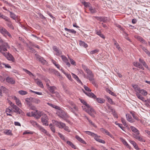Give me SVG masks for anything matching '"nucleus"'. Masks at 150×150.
Segmentation results:
<instances>
[{
	"mask_svg": "<svg viewBox=\"0 0 150 150\" xmlns=\"http://www.w3.org/2000/svg\"><path fill=\"white\" fill-rule=\"evenodd\" d=\"M130 128L132 132L136 134V135H134V138L140 141L145 142L144 140L139 135L140 134L139 131L136 128L132 126H131Z\"/></svg>",
	"mask_w": 150,
	"mask_h": 150,
	"instance_id": "nucleus-1",
	"label": "nucleus"
},
{
	"mask_svg": "<svg viewBox=\"0 0 150 150\" xmlns=\"http://www.w3.org/2000/svg\"><path fill=\"white\" fill-rule=\"evenodd\" d=\"M83 110L88 113L93 117H94V114H96V112L90 106L89 108H87L86 106H82Z\"/></svg>",
	"mask_w": 150,
	"mask_h": 150,
	"instance_id": "nucleus-2",
	"label": "nucleus"
},
{
	"mask_svg": "<svg viewBox=\"0 0 150 150\" xmlns=\"http://www.w3.org/2000/svg\"><path fill=\"white\" fill-rule=\"evenodd\" d=\"M60 109H58L59 111L57 112V115L64 120H66L67 122H68L67 119L69 117L68 115L64 111L61 110Z\"/></svg>",
	"mask_w": 150,
	"mask_h": 150,
	"instance_id": "nucleus-3",
	"label": "nucleus"
},
{
	"mask_svg": "<svg viewBox=\"0 0 150 150\" xmlns=\"http://www.w3.org/2000/svg\"><path fill=\"white\" fill-rule=\"evenodd\" d=\"M8 44L6 42L2 43L1 45H0V52L2 54V52H4L2 51V50L4 51H7V48H10Z\"/></svg>",
	"mask_w": 150,
	"mask_h": 150,
	"instance_id": "nucleus-4",
	"label": "nucleus"
},
{
	"mask_svg": "<svg viewBox=\"0 0 150 150\" xmlns=\"http://www.w3.org/2000/svg\"><path fill=\"white\" fill-rule=\"evenodd\" d=\"M41 120V122L43 125L45 126L48 125V121L49 118L45 114H44L43 115L42 117Z\"/></svg>",
	"mask_w": 150,
	"mask_h": 150,
	"instance_id": "nucleus-5",
	"label": "nucleus"
},
{
	"mask_svg": "<svg viewBox=\"0 0 150 150\" xmlns=\"http://www.w3.org/2000/svg\"><path fill=\"white\" fill-rule=\"evenodd\" d=\"M0 33L4 36L8 35L9 37H12V36L10 33L7 31L5 28L2 27H0Z\"/></svg>",
	"mask_w": 150,
	"mask_h": 150,
	"instance_id": "nucleus-6",
	"label": "nucleus"
},
{
	"mask_svg": "<svg viewBox=\"0 0 150 150\" xmlns=\"http://www.w3.org/2000/svg\"><path fill=\"white\" fill-rule=\"evenodd\" d=\"M52 121L53 124H54L57 127L59 128H63L65 126V124L61 122H59L55 120H52Z\"/></svg>",
	"mask_w": 150,
	"mask_h": 150,
	"instance_id": "nucleus-7",
	"label": "nucleus"
},
{
	"mask_svg": "<svg viewBox=\"0 0 150 150\" xmlns=\"http://www.w3.org/2000/svg\"><path fill=\"white\" fill-rule=\"evenodd\" d=\"M2 54L7 59L10 61H11L13 62L14 60V59L13 56L9 53L7 52H2Z\"/></svg>",
	"mask_w": 150,
	"mask_h": 150,
	"instance_id": "nucleus-8",
	"label": "nucleus"
},
{
	"mask_svg": "<svg viewBox=\"0 0 150 150\" xmlns=\"http://www.w3.org/2000/svg\"><path fill=\"white\" fill-rule=\"evenodd\" d=\"M33 116L35 117L37 119H39L45 113L42 112L38 111L36 110L35 112L33 113Z\"/></svg>",
	"mask_w": 150,
	"mask_h": 150,
	"instance_id": "nucleus-9",
	"label": "nucleus"
},
{
	"mask_svg": "<svg viewBox=\"0 0 150 150\" xmlns=\"http://www.w3.org/2000/svg\"><path fill=\"white\" fill-rule=\"evenodd\" d=\"M36 58L37 60H38L40 62H41L43 64H47V61L44 59L42 57L40 56L38 54H35Z\"/></svg>",
	"mask_w": 150,
	"mask_h": 150,
	"instance_id": "nucleus-10",
	"label": "nucleus"
},
{
	"mask_svg": "<svg viewBox=\"0 0 150 150\" xmlns=\"http://www.w3.org/2000/svg\"><path fill=\"white\" fill-rule=\"evenodd\" d=\"M12 106L13 108L14 109V112L19 114H22L23 113V111L16 105L13 104Z\"/></svg>",
	"mask_w": 150,
	"mask_h": 150,
	"instance_id": "nucleus-11",
	"label": "nucleus"
},
{
	"mask_svg": "<svg viewBox=\"0 0 150 150\" xmlns=\"http://www.w3.org/2000/svg\"><path fill=\"white\" fill-rule=\"evenodd\" d=\"M38 129L41 132L46 134L49 137H51V135L42 126L40 125H38Z\"/></svg>",
	"mask_w": 150,
	"mask_h": 150,
	"instance_id": "nucleus-12",
	"label": "nucleus"
},
{
	"mask_svg": "<svg viewBox=\"0 0 150 150\" xmlns=\"http://www.w3.org/2000/svg\"><path fill=\"white\" fill-rule=\"evenodd\" d=\"M67 107L69 108V109L73 113H75V111H78V108L75 105L72 107H71L69 105H67Z\"/></svg>",
	"mask_w": 150,
	"mask_h": 150,
	"instance_id": "nucleus-13",
	"label": "nucleus"
},
{
	"mask_svg": "<svg viewBox=\"0 0 150 150\" xmlns=\"http://www.w3.org/2000/svg\"><path fill=\"white\" fill-rule=\"evenodd\" d=\"M6 79L7 82L11 84H14L15 83V80L12 78L8 77Z\"/></svg>",
	"mask_w": 150,
	"mask_h": 150,
	"instance_id": "nucleus-14",
	"label": "nucleus"
},
{
	"mask_svg": "<svg viewBox=\"0 0 150 150\" xmlns=\"http://www.w3.org/2000/svg\"><path fill=\"white\" fill-rule=\"evenodd\" d=\"M35 80V82L37 84L40 88H43L44 87L43 85L41 82V81L39 79H35V77L33 78Z\"/></svg>",
	"mask_w": 150,
	"mask_h": 150,
	"instance_id": "nucleus-15",
	"label": "nucleus"
},
{
	"mask_svg": "<svg viewBox=\"0 0 150 150\" xmlns=\"http://www.w3.org/2000/svg\"><path fill=\"white\" fill-rule=\"evenodd\" d=\"M53 49L56 52V55L57 56H59L62 53V52L59 50L56 46L53 47Z\"/></svg>",
	"mask_w": 150,
	"mask_h": 150,
	"instance_id": "nucleus-16",
	"label": "nucleus"
},
{
	"mask_svg": "<svg viewBox=\"0 0 150 150\" xmlns=\"http://www.w3.org/2000/svg\"><path fill=\"white\" fill-rule=\"evenodd\" d=\"M82 67L84 71L87 73L88 76L92 75L91 74H92V72L86 66L82 65Z\"/></svg>",
	"mask_w": 150,
	"mask_h": 150,
	"instance_id": "nucleus-17",
	"label": "nucleus"
},
{
	"mask_svg": "<svg viewBox=\"0 0 150 150\" xmlns=\"http://www.w3.org/2000/svg\"><path fill=\"white\" fill-rule=\"evenodd\" d=\"M133 65L143 70L144 69V68L141 64L138 62H134L133 63Z\"/></svg>",
	"mask_w": 150,
	"mask_h": 150,
	"instance_id": "nucleus-18",
	"label": "nucleus"
},
{
	"mask_svg": "<svg viewBox=\"0 0 150 150\" xmlns=\"http://www.w3.org/2000/svg\"><path fill=\"white\" fill-rule=\"evenodd\" d=\"M94 17L97 20L100 21H103L104 23L106 22L107 20V18L104 17L98 16H94Z\"/></svg>",
	"mask_w": 150,
	"mask_h": 150,
	"instance_id": "nucleus-19",
	"label": "nucleus"
},
{
	"mask_svg": "<svg viewBox=\"0 0 150 150\" xmlns=\"http://www.w3.org/2000/svg\"><path fill=\"white\" fill-rule=\"evenodd\" d=\"M126 116L127 120L131 123H133L135 120L132 119L131 116L129 114H126Z\"/></svg>",
	"mask_w": 150,
	"mask_h": 150,
	"instance_id": "nucleus-20",
	"label": "nucleus"
},
{
	"mask_svg": "<svg viewBox=\"0 0 150 150\" xmlns=\"http://www.w3.org/2000/svg\"><path fill=\"white\" fill-rule=\"evenodd\" d=\"M25 101L26 102V104L28 106L30 105L33 101V98H26L25 99Z\"/></svg>",
	"mask_w": 150,
	"mask_h": 150,
	"instance_id": "nucleus-21",
	"label": "nucleus"
},
{
	"mask_svg": "<svg viewBox=\"0 0 150 150\" xmlns=\"http://www.w3.org/2000/svg\"><path fill=\"white\" fill-rule=\"evenodd\" d=\"M92 75H90L89 76H87L86 77L87 79H89V80L91 81L92 83L93 84H95V82L94 81V79L93 78L94 75L93 74H91Z\"/></svg>",
	"mask_w": 150,
	"mask_h": 150,
	"instance_id": "nucleus-22",
	"label": "nucleus"
},
{
	"mask_svg": "<svg viewBox=\"0 0 150 150\" xmlns=\"http://www.w3.org/2000/svg\"><path fill=\"white\" fill-rule=\"evenodd\" d=\"M100 137V136H98L97 134L96 135V136H95V137L94 138V139L97 142L101 143L103 144H105V141L104 140L101 139H100L99 137Z\"/></svg>",
	"mask_w": 150,
	"mask_h": 150,
	"instance_id": "nucleus-23",
	"label": "nucleus"
},
{
	"mask_svg": "<svg viewBox=\"0 0 150 150\" xmlns=\"http://www.w3.org/2000/svg\"><path fill=\"white\" fill-rule=\"evenodd\" d=\"M141 48L149 57H150V52L146 48L142 45H140Z\"/></svg>",
	"mask_w": 150,
	"mask_h": 150,
	"instance_id": "nucleus-24",
	"label": "nucleus"
},
{
	"mask_svg": "<svg viewBox=\"0 0 150 150\" xmlns=\"http://www.w3.org/2000/svg\"><path fill=\"white\" fill-rule=\"evenodd\" d=\"M136 38L139 41H140V42H142L143 44H145L146 45H147V42L142 37L139 36H137L136 37Z\"/></svg>",
	"mask_w": 150,
	"mask_h": 150,
	"instance_id": "nucleus-25",
	"label": "nucleus"
},
{
	"mask_svg": "<svg viewBox=\"0 0 150 150\" xmlns=\"http://www.w3.org/2000/svg\"><path fill=\"white\" fill-rule=\"evenodd\" d=\"M8 11L10 13V17L13 19L16 20V19L18 18L17 16L12 12H11L8 10Z\"/></svg>",
	"mask_w": 150,
	"mask_h": 150,
	"instance_id": "nucleus-26",
	"label": "nucleus"
},
{
	"mask_svg": "<svg viewBox=\"0 0 150 150\" xmlns=\"http://www.w3.org/2000/svg\"><path fill=\"white\" fill-rule=\"evenodd\" d=\"M75 138L79 142L83 144H86V142L82 138H81L78 135H76L75 137Z\"/></svg>",
	"mask_w": 150,
	"mask_h": 150,
	"instance_id": "nucleus-27",
	"label": "nucleus"
},
{
	"mask_svg": "<svg viewBox=\"0 0 150 150\" xmlns=\"http://www.w3.org/2000/svg\"><path fill=\"white\" fill-rule=\"evenodd\" d=\"M130 112L134 119L137 121H139L140 120L139 118L137 116L135 112L134 111H130Z\"/></svg>",
	"mask_w": 150,
	"mask_h": 150,
	"instance_id": "nucleus-28",
	"label": "nucleus"
},
{
	"mask_svg": "<svg viewBox=\"0 0 150 150\" xmlns=\"http://www.w3.org/2000/svg\"><path fill=\"white\" fill-rule=\"evenodd\" d=\"M136 96L137 98L143 101H146V100H145L144 98L139 93H136Z\"/></svg>",
	"mask_w": 150,
	"mask_h": 150,
	"instance_id": "nucleus-29",
	"label": "nucleus"
},
{
	"mask_svg": "<svg viewBox=\"0 0 150 150\" xmlns=\"http://www.w3.org/2000/svg\"><path fill=\"white\" fill-rule=\"evenodd\" d=\"M3 133L4 134L8 135H12L11 131L10 129H5L4 130Z\"/></svg>",
	"mask_w": 150,
	"mask_h": 150,
	"instance_id": "nucleus-30",
	"label": "nucleus"
},
{
	"mask_svg": "<svg viewBox=\"0 0 150 150\" xmlns=\"http://www.w3.org/2000/svg\"><path fill=\"white\" fill-rule=\"evenodd\" d=\"M115 45V46L116 48L117 49L119 50L120 51L121 50V48L120 47L118 43H117L116 41L114 39H113L112 40Z\"/></svg>",
	"mask_w": 150,
	"mask_h": 150,
	"instance_id": "nucleus-31",
	"label": "nucleus"
},
{
	"mask_svg": "<svg viewBox=\"0 0 150 150\" xmlns=\"http://www.w3.org/2000/svg\"><path fill=\"white\" fill-rule=\"evenodd\" d=\"M85 94L88 96L93 98H95L96 97V96L91 92H87V93H85Z\"/></svg>",
	"mask_w": 150,
	"mask_h": 150,
	"instance_id": "nucleus-32",
	"label": "nucleus"
},
{
	"mask_svg": "<svg viewBox=\"0 0 150 150\" xmlns=\"http://www.w3.org/2000/svg\"><path fill=\"white\" fill-rule=\"evenodd\" d=\"M120 140L127 147L129 148V146L128 144L126 141L122 138L121 137L120 138Z\"/></svg>",
	"mask_w": 150,
	"mask_h": 150,
	"instance_id": "nucleus-33",
	"label": "nucleus"
},
{
	"mask_svg": "<svg viewBox=\"0 0 150 150\" xmlns=\"http://www.w3.org/2000/svg\"><path fill=\"white\" fill-rule=\"evenodd\" d=\"M138 93L140 94L141 93L144 96H146L147 94V92L144 89H140Z\"/></svg>",
	"mask_w": 150,
	"mask_h": 150,
	"instance_id": "nucleus-34",
	"label": "nucleus"
},
{
	"mask_svg": "<svg viewBox=\"0 0 150 150\" xmlns=\"http://www.w3.org/2000/svg\"><path fill=\"white\" fill-rule=\"evenodd\" d=\"M48 88V90L52 93H54V91L56 89V87L54 86H51V87H49Z\"/></svg>",
	"mask_w": 150,
	"mask_h": 150,
	"instance_id": "nucleus-35",
	"label": "nucleus"
},
{
	"mask_svg": "<svg viewBox=\"0 0 150 150\" xmlns=\"http://www.w3.org/2000/svg\"><path fill=\"white\" fill-rule=\"evenodd\" d=\"M129 142L132 144L133 145L135 149L137 150L139 149L137 145L135 142L133 141L130 140Z\"/></svg>",
	"mask_w": 150,
	"mask_h": 150,
	"instance_id": "nucleus-36",
	"label": "nucleus"
},
{
	"mask_svg": "<svg viewBox=\"0 0 150 150\" xmlns=\"http://www.w3.org/2000/svg\"><path fill=\"white\" fill-rule=\"evenodd\" d=\"M30 123L34 127H37L38 128V125H40L38 123L35 121L33 120H31L30 121Z\"/></svg>",
	"mask_w": 150,
	"mask_h": 150,
	"instance_id": "nucleus-37",
	"label": "nucleus"
},
{
	"mask_svg": "<svg viewBox=\"0 0 150 150\" xmlns=\"http://www.w3.org/2000/svg\"><path fill=\"white\" fill-rule=\"evenodd\" d=\"M61 71H62V72L66 76H67V77L71 81L72 79L71 78V76L70 74H67L63 70V69L62 68L61 69Z\"/></svg>",
	"mask_w": 150,
	"mask_h": 150,
	"instance_id": "nucleus-38",
	"label": "nucleus"
},
{
	"mask_svg": "<svg viewBox=\"0 0 150 150\" xmlns=\"http://www.w3.org/2000/svg\"><path fill=\"white\" fill-rule=\"evenodd\" d=\"M47 104L49 106L52 107L56 109H59L61 108L59 107V106H57L54 104H53L52 103H47Z\"/></svg>",
	"mask_w": 150,
	"mask_h": 150,
	"instance_id": "nucleus-39",
	"label": "nucleus"
},
{
	"mask_svg": "<svg viewBox=\"0 0 150 150\" xmlns=\"http://www.w3.org/2000/svg\"><path fill=\"white\" fill-rule=\"evenodd\" d=\"M132 86L136 92V93H138L140 89L139 87H138L137 85H132Z\"/></svg>",
	"mask_w": 150,
	"mask_h": 150,
	"instance_id": "nucleus-40",
	"label": "nucleus"
},
{
	"mask_svg": "<svg viewBox=\"0 0 150 150\" xmlns=\"http://www.w3.org/2000/svg\"><path fill=\"white\" fill-rule=\"evenodd\" d=\"M96 101L99 103H103L105 102V100L101 98H98L96 99Z\"/></svg>",
	"mask_w": 150,
	"mask_h": 150,
	"instance_id": "nucleus-41",
	"label": "nucleus"
},
{
	"mask_svg": "<svg viewBox=\"0 0 150 150\" xmlns=\"http://www.w3.org/2000/svg\"><path fill=\"white\" fill-rule=\"evenodd\" d=\"M84 132L86 134L93 137L94 138L96 135L95 134L89 131H85Z\"/></svg>",
	"mask_w": 150,
	"mask_h": 150,
	"instance_id": "nucleus-42",
	"label": "nucleus"
},
{
	"mask_svg": "<svg viewBox=\"0 0 150 150\" xmlns=\"http://www.w3.org/2000/svg\"><path fill=\"white\" fill-rule=\"evenodd\" d=\"M64 30L67 31H68L69 33H73V34H75L76 33V31H75L74 29H69L67 28H64Z\"/></svg>",
	"mask_w": 150,
	"mask_h": 150,
	"instance_id": "nucleus-43",
	"label": "nucleus"
},
{
	"mask_svg": "<svg viewBox=\"0 0 150 150\" xmlns=\"http://www.w3.org/2000/svg\"><path fill=\"white\" fill-rule=\"evenodd\" d=\"M23 70L24 71H25L27 74H28L30 76H32L33 77H35V76L33 75V74L28 70L24 69H23Z\"/></svg>",
	"mask_w": 150,
	"mask_h": 150,
	"instance_id": "nucleus-44",
	"label": "nucleus"
},
{
	"mask_svg": "<svg viewBox=\"0 0 150 150\" xmlns=\"http://www.w3.org/2000/svg\"><path fill=\"white\" fill-rule=\"evenodd\" d=\"M79 45L85 48L88 47L87 45L83 41H80L79 42Z\"/></svg>",
	"mask_w": 150,
	"mask_h": 150,
	"instance_id": "nucleus-45",
	"label": "nucleus"
},
{
	"mask_svg": "<svg viewBox=\"0 0 150 150\" xmlns=\"http://www.w3.org/2000/svg\"><path fill=\"white\" fill-rule=\"evenodd\" d=\"M7 21L8 22L6 23V24L7 26L10 28L12 29H13L14 28L11 22L10 21V20L9 21Z\"/></svg>",
	"mask_w": 150,
	"mask_h": 150,
	"instance_id": "nucleus-46",
	"label": "nucleus"
},
{
	"mask_svg": "<svg viewBox=\"0 0 150 150\" xmlns=\"http://www.w3.org/2000/svg\"><path fill=\"white\" fill-rule=\"evenodd\" d=\"M81 3L84 5L85 7L86 8L89 7L91 5V4L89 2H87L85 1L82 2Z\"/></svg>",
	"mask_w": 150,
	"mask_h": 150,
	"instance_id": "nucleus-47",
	"label": "nucleus"
},
{
	"mask_svg": "<svg viewBox=\"0 0 150 150\" xmlns=\"http://www.w3.org/2000/svg\"><path fill=\"white\" fill-rule=\"evenodd\" d=\"M18 93L21 95H24L28 94V92L25 91L21 90L18 91Z\"/></svg>",
	"mask_w": 150,
	"mask_h": 150,
	"instance_id": "nucleus-48",
	"label": "nucleus"
},
{
	"mask_svg": "<svg viewBox=\"0 0 150 150\" xmlns=\"http://www.w3.org/2000/svg\"><path fill=\"white\" fill-rule=\"evenodd\" d=\"M0 18H3L6 21H9L10 20L9 18H8L7 17L3 15H1Z\"/></svg>",
	"mask_w": 150,
	"mask_h": 150,
	"instance_id": "nucleus-49",
	"label": "nucleus"
},
{
	"mask_svg": "<svg viewBox=\"0 0 150 150\" xmlns=\"http://www.w3.org/2000/svg\"><path fill=\"white\" fill-rule=\"evenodd\" d=\"M32 102L35 103H39L40 102V101L38 99L33 98Z\"/></svg>",
	"mask_w": 150,
	"mask_h": 150,
	"instance_id": "nucleus-50",
	"label": "nucleus"
},
{
	"mask_svg": "<svg viewBox=\"0 0 150 150\" xmlns=\"http://www.w3.org/2000/svg\"><path fill=\"white\" fill-rule=\"evenodd\" d=\"M81 103L84 105H85L86 106L87 108H89V105L85 101L83 100H81Z\"/></svg>",
	"mask_w": 150,
	"mask_h": 150,
	"instance_id": "nucleus-51",
	"label": "nucleus"
},
{
	"mask_svg": "<svg viewBox=\"0 0 150 150\" xmlns=\"http://www.w3.org/2000/svg\"><path fill=\"white\" fill-rule=\"evenodd\" d=\"M105 98H106L108 101L111 104H112L113 102L112 100L108 96H105Z\"/></svg>",
	"mask_w": 150,
	"mask_h": 150,
	"instance_id": "nucleus-52",
	"label": "nucleus"
},
{
	"mask_svg": "<svg viewBox=\"0 0 150 150\" xmlns=\"http://www.w3.org/2000/svg\"><path fill=\"white\" fill-rule=\"evenodd\" d=\"M16 104L19 107H21V101L19 100V99L17 100L16 101Z\"/></svg>",
	"mask_w": 150,
	"mask_h": 150,
	"instance_id": "nucleus-53",
	"label": "nucleus"
},
{
	"mask_svg": "<svg viewBox=\"0 0 150 150\" xmlns=\"http://www.w3.org/2000/svg\"><path fill=\"white\" fill-rule=\"evenodd\" d=\"M61 57L62 59V60L63 61L65 62H66L67 61H68V59L67 58L64 56L62 55L61 56Z\"/></svg>",
	"mask_w": 150,
	"mask_h": 150,
	"instance_id": "nucleus-54",
	"label": "nucleus"
},
{
	"mask_svg": "<svg viewBox=\"0 0 150 150\" xmlns=\"http://www.w3.org/2000/svg\"><path fill=\"white\" fill-rule=\"evenodd\" d=\"M96 34L100 36L101 37L103 38H105V37L101 33L100 31H97V32H96Z\"/></svg>",
	"mask_w": 150,
	"mask_h": 150,
	"instance_id": "nucleus-55",
	"label": "nucleus"
},
{
	"mask_svg": "<svg viewBox=\"0 0 150 150\" xmlns=\"http://www.w3.org/2000/svg\"><path fill=\"white\" fill-rule=\"evenodd\" d=\"M28 106L30 109L32 110H35L36 109L35 107L32 104L30 105H28Z\"/></svg>",
	"mask_w": 150,
	"mask_h": 150,
	"instance_id": "nucleus-56",
	"label": "nucleus"
},
{
	"mask_svg": "<svg viewBox=\"0 0 150 150\" xmlns=\"http://www.w3.org/2000/svg\"><path fill=\"white\" fill-rule=\"evenodd\" d=\"M54 94L53 95L54 96H56L58 98H59L60 95L59 93L57 92H54V93H53Z\"/></svg>",
	"mask_w": 150,
	"mask_h": 150,
	"instance_id": "nucleus-57",
	"label": "nucleus"
},
{
	"mask_svg": "<svg viewBox=\"0 0 150 150\" xmlns=\"http://www.w3.org/2000/svg\"><path fill=\"white\" fill-rule=\"evenodd\" d=\"M66 131L69 132H70V131L69 129V128L68 127L66 126V125H65V126L64 127V128H63Z\"/></svg>",
	"mask_w": 150,
	"mask_h": 150,
	"instance_id": "nucleus-58",
	"label": "nucleus"
},
{
	"mask_svg": "<svg viewBox=\"0 0 150 150\" xmlns=\"http://www.w3.org/2000/svg\"><path fill=\"white\" fill-rule=\"evenodd\" d=\"M99 50L97 49L95 50L92 51H91L90 52V53L91 54H95L98 52Z\"/></svg>",
	"mask_w": 150,
	"mask_h": 150,
	"instance_id": "nucleus-59",
	"label": "nucleus"
},
{
	"mask_svg": "<svg viewBox=\"0 0 150 150\" xmlns=\"http://www.w3.org/2000/svg\"><path fill=\"white\" fill-rule=\"evenodd\" d=\"M115 123L116 125H118L123 130L124 127L122 124L117 123V122H115Z\"/></svg>",
	"mask_w": 150,
	"mask_h": 150,
	"instance_id": "nucleus-60",
	"label": "nucleus"
},
{
	"mask_svg": "<svg viewBox=\"0 0 150 150\" xmlns=\"http://www.w3.org/2000/svg\"><path fill=\"white\" fill-rule=\"evenodd\" d=\"M84 88L85 90L87 91L91 92V90L90 88L85 85L84 86Z\"/></svg>",
	"mask_w": 150,
	"mask_h": 150,
	"instance_id": "nucleus-61",
	"label": "nucleus"
},
{
	"mask_svg": "<svg viewBox=\"0 0 150 150\" xmlns=\"http://www.w3.org/2000/svg\"><path fill=\"white\" fill-rule=\"evenodd\" d=\"M121 121L124 126H126L127 125L126 121L124 118H121Z\"/></svg>",
	"mask_w": 150,
	"mask_h": 150,
	"instance_id": "nucleus-62",
	"label": "nucleus"
},
{
	"mask_svg": "<svg viewBox=\"0 0 150 150\" xmlns=\"http://www.w3.org/2000/svg\"><path fill=\"white\" fill-rule=\"evenodd\" d=\"M104 133L105 134L107 135L110 136L111 137H112L113 136L110 133V132H108V131L107 130H106Z\"/></svg>",
	"mask_w": 150,
	"mask_h": 150,
	"instance_id": "nucleus-63",
	"label": "nucleus"
},
{
	"mask_svg": "<svg viewBox=\"0 0 150 150\" xmlns=\"http://www.w3.org/2000/svg\"><path fill=\"white\" fill-rule=\"evenodd\" d=\"M70 62H71V63L73 65H76V63L75 61L73 60V59H70Z\"/></svg>",
	"mask_w": 150,
	"mask_h": 150,
	"instance_id": "nucleus-64",
	"label": "nucleus"
}]
</instances>
